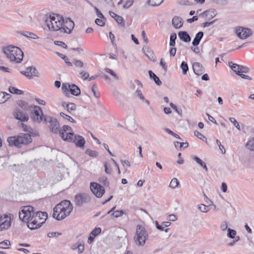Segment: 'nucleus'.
<instances>
[{"label":"nucleus","mask_w":254,"mask_h":254,"mask_svg":"<svg viewBox=\"0 0 254 254\" xmlns=\"http://www.w3.org/2000/svg\"><path fill=\"white\" fill-rule=\"evenodd\" d=\"M45 23L51 31H60L67 34L71 32L74 26V23L70 18L64 19L62 15L55 14L50 15Z\"/></svg>","instance_id":"nucleus-1"},{"label":"nucleus","mask_w":254,"mask_h":254,"mask_svg":"<svg viewBox=\"0 0 254 254\" xmlns=\"http://www.w3.org/2000/svg\"><path fill=\"white\" fill-rule=\"evenodd\" d=\"M72 209L73 206L69 200H63L54 207L53 216L61 220L69 215Z\"/></svg>","instance_id":"nucleus-2"},{"label":"nucleus","mask_w":254,"mask_h":254,"mask_svg":"<svg viewBox=\"0 0 254 254\" xmlns=\"http://www.w3.org/2000/svg\"><path fill=\"white\" fill-rule=\"evenodd\" d=\"M2 51L11 62L20 63L23 58V52L18 47L9 45L3 48Z\"/></svg>","instance_id":"nucleus-3"},{"label":"nucleus","mask_w":254,"mask_h":254,"mask_svg":"<svg viewBox=\"0 0 254 254\" xmlns=\"http://www.w3.org/2000/svg\"><path fill=\"white\" fill-rule=\"evenodd\" d=\"M32 141L31 136L28 133H21L18 135L9 137L7 139L9 146H14L18 148L28 144Z\"/></svg>","instance_id":"nucleus-4"},{"label":"nucleus","mask_w":254,"mask_h":254,"mask_svg":"<svg viewBox=\"0 0 254 254\" xmlns=\"http://www.w3.org/2000/svg\"><path fill=\"white\" fill-rule=\"evenodd\" d=\"M48 218L46 212L41 211L35 212L34 215L27 222V227L31 230L37 229L45 222Z\"/></svg>","instance_id":"nucleus-5"},{"label":"nucleus","mask_w":254,"mask_h":254,"mask_svg":"<svg viewBox=\"0 0 254 254\" xmlns=\"http://www.w3.org/2000/svg\"><path fill=\"white\" fill-rule=\"evenodd\" d=\"M148 236L145 228L140 225H137L136 228V234L134 237V242L137 246L144 245Z\"/></svg>","instance_id":"nucleus-6"},{"label":"nucleus","mask_w":254,"mask_h":254,"mask_svg":"<svg viewBox=\"0 0 254 254\" xmlns=\"http://www.w3.org/2000/svg\"><path fill=\"white\" fill-rule=\"evenodd\" d=\"M33 207L28 205L22 207L21 210L19 212V217L20 219L23 221L27 223L28 221L32 217L35 213Z\"/></svg>","instance_id":"nucleus-7"},{"label":"nucleus","mask_w":254,"mask_h":254,"mask_svg":"<svg viewBox=\"0 0 254 254\" xmlns=\"http://www.w3.org/2000/svg\"><path fill=\"white\" fill-rule=\"evenodd\" d=\"M29 111L31 119L37 123L44 121V118L47 117L44 116L41 108L38 106L33 105Z\"/></svg>","instance_id":"nucleus-8"},{"label":"nucleus","mask_w":254,"mask_h":254,"mask_svg":"<svg viewBox=\"0 0 254 254\" xmlns=\"http://www.w3.org/2000/svg\"><path fill=\"white\" fill-rule=\"evenodd\" d=\"M60 136L64 141L73 140V137L74 134L72 128L67 125H64L62 128L60 129Z\"/></svg>","instance_id":"nucleus-9"},{"label":"nucleus","mask_w":254,"mask_h":254,"mask_svg":"<svg viewBox=\"0 0 254 254\" xmlns=\"http://www.w3.org/2000/svg\"><path fill=\"white\" fill-rule=\"evenodd\" d=\"M44 122L50 124L49 128L50 131L55 134H60V124L58 121L56 119L50 116L46 117L44 118Z\"/></svg>","instance_id":"nucleus-10"},{"label":"nucleus","mask_w":254,"mask_h":254,"mask_svg":"<svg viewBox=\"0 0 254 254\" xmlns=\"http://www.w3.org/2000/svg\"><path fill=\"white\" fill-rule=\"evenodd\" d=\"M12 215L11 214H1L0 218V232L6 230L11 225Z\"/></svg>","instance_id":"nucleus-11"},{"label":"nucleus","mask_w":254,"mask_h":254,"mask_svg":"<svg viewBox=\"0 0 254 254\" xmlns=\"http://www.w3.org/2000/svg\"><path fill=\"white\" fill-rule=\"evenodd\" d=\"M90 201V196L86 193H79L75 195L74 202L77 206H81L83 204Z\"/></svg>","instance_id":"nucleus-12"},{"label":"nucleus","mask_w":254,"mask_h":254,"mask_svg":"<svg viewBox=\"0 0 254 254\" xmlns=\"http://www.w3.org/2000/svg\"><path fill=\"white\" fill-rule=\"evenodd\" d=\"M90 186L91 191L97 197H101L105 193V189L99 184L92 182L90 183Z\"/></svg>","instance_id":"nucleus-13"},{"label":"nucleus","mask_w":254,"mask_h":254,"mask_svg":"<svg viewBox=\"0 0 254 254\" xmlns=\"http://www.w3.org/2000/svg\"><path fill=\"white\" fill-rule=\"evenodd\" d=\"M236 33L237 36L241 39H245L252 35V32L250 29L244 27L236 28Z\"/></svg>","instance_id":"nucleus-14"},{"label":"nucleus","mask_w":254,"mask_h":254,"mask_svg":"<svg viewBox=\"0 0 254 254\" xmlns=\"http://www.w3.org/2000/svg\"><path fill=\"white\" fill-rule=\"evenodd\" d=\"M21 73L27 76L29 79H32L33 77H38L39 72L35 67L30 66L26 68L25 71H22Z\"/></svg>","instance_id":"nucleus-15"},{"label":"nucleus","mask_w":254,"mask_h":254,"mask_svg":"<svg viewBox=\"0 0 254 254\" xmlns=\"http://www.w3.org/2000/svg\"><path fill=\"white\" fill-rule=\"evenodd\" d=\"M14 118L21 122H26L29 120L28 116L20 111L19 109H16L13 113Z\"/></svg>","instance_id":"nucleus-16"},{"label":"nucleus","mask_w":254,"mask_h":254,"mask_svg":"<svg viewBox=\"0 0 254 254\" xmlns=\"http://www.w3.org/2000/svg\"><path fill=\"white\" fill-rule=\"evenodd\" d=\"M73 139V140L69 141V142L74 143L77 147L82 148L84 146L85 141L84 137L82 136L75 135Z\"/></svg>","instance_id":"nucleus-17"},{"label":"nucleus","mask_w":254,"mask_h":254,"mask_svg":"<svg viewBox=\"0 0 254 254\" xmlns=\"http://www.w3.org/2000/svg\"><path fill=\"white\" fill-rule=\"evenodd\" d=\"M192 68L194 73L197 75H202L204 72L203 67L199 63H194L192 65Z\"/></svg>","instance_id":"nucleus-18"},{"label":"nucleus","mask_w":254,"mask_h":254,"mask_svg":"<svg viewBox=\"0 0 254 254\" xmlns=\"http://www.w3.org/2000/svg\"><path fill=\"white\" fill-rule=\"evenodd\" d=\"M109 14L110 15L113 17L115 20L120 25H121L122 27H125V20L124 19V18L117 14L116 13H115V12H113V11H109Z\"/></svg>","instance_id":"nucleus-19"},{"label":"nucleus","mask_w":254,"mask_h":254,"mask_svg":"<svg viewBox=\"0 0 254 254\" xmlns=\"http://www.w3.org/2000/svg\"><path fill=\"white\" fill-rule=\"evenodd\" d=\"M216 15V11L214 9L207 10L200 14V16L206 19H211Z\"/></svg>","instance_id":"nucleus-20"},{"label":"nucleus","mask_w":254,"mask_h":254,"mask_svg":"<svg viewBox=\"0 0 254 254\" xmlns=\"http://www.w3.org/2000/svg\"><path fill=\"white\" fill-rule=\"evenodd\" d=\"M68 88L70 92L73 95L78 96L80 94V88L76 86L75 84H72L71 85L68 84Z\"/></svg>","instance_id":"nucleus-21"},{"label":"nucleus","mask_w":254,"mask_h":254,"mask_svg":"<svg viewBox=\"0 0 254 254\" xmlns=\"http://www.w3.org/2000/svg\"><path fill=\"white\" fill-rule=\"evenodd\" d=\"M62 106L66 108L67 111L70 114L71 113L72 111H75L76 108V105L72 103H66L65 102H64L62 103Z\"/></svg>","instance_id":"nucleus-22"},{"label":"nucleus","mask_w":254,"mask_h":254,"mask_svg":"<svg viewBox=\"0 0 254 254\" xmlns=\"http://www.w3.org/2000/svg\"><path fill=\"white\" fill-rule=\"evenodd\" d=\"M178 36L180 39L185 42H189L190 41V35L186 31H180L178 33Z\"/></svg>","instance_id":"nucleus-23"},{"label":"nucleus","mask_w":254,"mask_h":254,"mask_svg":"<svg viewBox=\"0 0 254 254\" xmlns=\"http://www.w3.org/2000/svg\"><path fill=\"white\" fill-rule=\"evenodd\" d=\"M172 24L176 28H180L183 26L182 19L178 16H175L172 19Z\"/></svg>","instance_id":"nucleus-24"},{"label":"nucleus","mask_w":254,"mask_h":254,"mask_svg":"<svg viewBox=\"0 0 254 254\" xmlns=\"http://www.w3.org/2000/svg\"><path fill=\"white\" fill-rule=\"evenodd\" d=\"M18 105L23 110L29 111L33 105H29L26 102L20 100L17 102Z\"/></svg>","instance_id":"nucleus-25"},{"label":"nucleus","mask_w":254,"mask_h":254,"mask_svg":"<svg viewBox=\"0 0 254 254\" xmlns=\"http://www.w3.org/2000/svg\"><path fill=\"white\" fill-rule=\"evenodd\" d=\"M203 36V32L200 31V32H198L196 34L195 37L192 42V45L194 46H197L199 44V42H200L201 39L202 38Z\"/></svg>","instance_id":"nucleus-26"},{"label":"nucleus","mask_w":254,"mask_h":254,"mask_svg":"<svg viewBox=\"0 0 254 254\" xmlns=\"http://www.w3.org/2000/svg\"><path fill=\"white\" fill-rule=\"evenodd\" d=\"M11 95L5 92H0V104L5 102Z\"/></svg>","instance_id":"nucleus-27"},{"label":"nucleus","mask_w":254,"mask_h":254,"mask_svg":"<svg viewBox=\"0 0 254 254\" xmlns=\"http://www.w3.org/2000/svg\"><path fill=\"white\" fill-rule=\"evenodd\" d=\"M229 65L231 68L238 75L240 74L241 71H240V65L233 63L232 62H229Z\"/></svg>","instance_id":"nucleus-28"},{"label":"nucleus","mask_w":254,"mask_h":254,"mask_svg":"<svg viewBox=\"0 0 254 254\" xmlns=\"http://www.w3.org/2000/svg\"><path fill=\"white\" fill-rule=\"evenodd\" d=\"M148 73L150 77L154 80V82L157 85L160 86L161 85L162 82L159 79V77L154 72H153L152 71L149 70Z\"/></svg>","instance_id":"nucleus-29"},{"label":"nucleus","mask_w":254,"mask_h":254,"mask_svg":"<svg viewBox=\"0 0 254 254\" xmlns=\"http://www.w3.org/2000/svg\"><path fill=\"white\" fill-rule=\"evenodd\" d=\"M22 35L28 37L30 38L33 39H38V37L33 33L30 32L28 31H21L19 32Z\"/></svg>","instance_id":"nucleus-30"},{"label":"nucleus","mask_w":254,"mask_h":254,"mask_svg":"<svg viewBox=\"0 0 254 254\" xmlns=\"http://www.w3.org/2000/svg\"><path fill=\"white\" fill-rule=\"evenodd\" d=\"M193 160L198 163L200 166L203 167L206 172L208 171V168L204 162H203L197 156L193 157Z\"/></svg>","instance_id":"nucleus-31"},{"label":"nucleus","mask_w":254,"mask_h":254,"mask_svg":"<svg viewBox=\"0 0 254 254\" xmlns=\"http://www.w3.org/2000/svg\"><path fill=\"white\" fill-rule=\"evenodd\" d=\"M98 181L103 184L105 187H109L110 185V183L108 181V179L106 176H102L99 178Z\"/></svg>","instance_id":"nucleus-32"},{"label":"nucleus","mask_w":254,"mask_h":254,"mask_svg":"<svg viewBox=\"0 0 254 254\" xmlns=\"http://www.w3.org/2000/svg\"><path fill=\"white\" fill-rule=\"evenodd\" d=\"M144 53H145V55H146V56L147 57H148L151 60H152L153 61H156V57H155L154 53L149 49L148 48L146 52L144 51Z\"/></svg>","instance_id":"nucleus-33"},{"label":"nucleus","mask_w":254,"mask_h":254,"mask_svg":"<svg viewBox=\"0 0 254 254\" xmlns=\"http://www.w3.org/2000/svg\"><path fill=\"white\" fill-rule=\"evenodd\" d=\"M8 90L11 93L15 94L17 95H20L23 93L22 91L12 86H10L8 88Z\"/></svg>","instance_id":"nucleus-34"},{"label":"nucleus","mask_w":254,"mask_h":254,"mask_svg":"<svg viewBox=\"0 0 254 254\" xmlns=\"http://www.w3.org/2000/svg\"><path fill=\"white\" fill-rule=\"evenodd\" d=\"M164 0H148L147 2L150 5L155 6L161 4Z\"/></svg>","instance_id":"nucleus-35"},{"label":"nucleus","mask_w":254,"mask_h":254,"mask_svg":"<svg viewBox=\"0 0 254 254\" xmlns=\"http://www.w3.org/2000/svg\"><path fill=\"white\" fill-rule=\"evenodd\" d=\"M72 64L77 68H82L84 65V64L81 61L77 59H74L72 61Z\"/></svg>","instance_id":"nucleus-36"},{"label":"nucleus","mask_w":254,"mask_h":254,"mask_svg":"<svg viewBox=\"0 0 254 254\" xmlns=\"http://www.w3.org/2000/svg\"><path fill=\"white\" fill-rule=\"evenodd\" d=\"M85 153L91 157H96L98 155V152L95 150H92L90 149H87Z\"/></svg>","instance_id":"nucleus-37"},{"label":"nucleus","mask_w":254,"mask_h":254,"mask_svg":"<svg viewBox=\"0 0 254 254\" xmlns=\"http://www.w3.org/2000/svg\"><path fill=\"white\" fill-rule=\"evenodd\" d=\"M181 68L182 69V72L183 74H186L187 71L189 70V67L187 63L186 62L183 61L181 64Z\"/></svg>","instance_id":"nucleus-38"},{"label":"nucleus","mask_w":254,"mask_h":254,"mask_svg":"<svg viewBox=\"0 0 254 254\" xmlns=\"http://www.w3.org/2000/svg\"><path fill=\"white\" fill-rule=\"evenodd\" d=\"M91 90L94 96L96 98H99L100 97V93L98 90L97 86L95 84L92 85Z\"/></svg>","instance_id":"nucleus-39"},{"label":"nucleus","mask_w":254,"mask_h":254,"mask_svg":"<svg viewBox=\"0 0 254 254\" xmlns=\"http://www.w3.org/2000/svg\"><path fill=\"white\" fill-rule=\"evenodd\" d=\"M194 134L195 136H196L197 138H199L203 141L207 142V139L205 136H204L200 132L195 130L194 132Z\"/></svg>","instance_id":"nucleus-40"},{"label":"nucleus","mask_w":254,"mask_h":254,"mask_svg":"<svg viewBox=\"0 0 254 254\" xmlns=\"http://www.w3.org/2000/svg\"><path fill=\"white\" fill-rule=\"evenodd\" d=\"M198 209L202 212L206 213L207 212L209 209L208 206L205 205L203 204H200L198 205Z\"/></svg>","instance_id":"nucleus-41"},{"label":"nucleus","mask_w":254,"mask_h":254,"mask_svg":"<svg viewBox=\"0 0 254 254\" xmlns=\"http://www.w3.org/2000/svg\"><path fill=\"white\" fill-rule=\"evenodd\" d=\"M134 83H136L140 87H142V84L141 82L138 79H135L133 81H130V87L132 89H134L135 88Z\"/></svg>","instance_id":"nucleus-42"},{"label":"nucleus","mask_w":254,"mask_h":254,"mask_svg":"<svg viewBox=\"0 0 254 254\" xmlns=\"http://www.w3.org/2000/svg\"><path fill=\"white\" fill-rule=\"evenodd\" d=\"M179 184V182L176 178H173L169 185V187L172 189L176 188Z\"/></svg>","instance_id":"nucleus-43"},{"label":"nucleus","mask_w":254,"mask_h":254,"mask_svg":"<svg viewBox=\"0 0 254 254\" xmlns=\"http://www.w3.org/2000/svg\"><path fill=\"white\" fill-rule=\"evenodd\" d=\"M57 54L60 58L64 60V62L67 64L68 66L72 65V63L69 62L68 61V59L65 55L59 52H57Z\"/></svg>","instance_id":"nucleus-44"},{"label":"nucleus","mask_w":254,"mask_h":254,"mask_svg":"<svg viewBox=\"0 0 254 254\" xmlns=\"http://www.w3.org/2000/svg\"><path fill=\"white\" fill-rule=\"evenodd\" d=\"M227 231V237L231 239L234 238L236 235V231L234 230L231 229V228H228Z\"/></svg>","instance_id":"nucleus-45"},{"label":"nucleus","mask_w":254,"mask_h":254,"mask_svg":"<svg viewBox=\"0 0 254 254\" xmlns=\"http://www.w3.org/2000/svg\"><path fill=\"white\" fill-rule=\"evenodd\" d=\"M177 38V35L176 33H173L171 34L170 36V46H174L175 45V40Z\"/></svg>","instance_id":"nucleus-46"},{"label":"nucleus","mask_w":254,"mask_h":254,"mask_svg":"<svg viewBox=\"0 0 254 254\" xmlns=\"http://www.w3.org/2000/svg\"><path fill=\"white\" fill-rule=\"evenodd\" d=\"M60 116L61 117H62L64 119L71 122V123H75V121L74 120H73L70 116L63 113V112H61L60 113Z\"/></svg>","instance_id":"nucleus-47"},{"label":"nucleus","mask_w":254,"mask_h":254,"mask_svg":"<svg viewBox=\"0 0 254 254\" xmlns=\"http://www.w3.org/2000/svg\"><path fill=\"white\" fill-rule=\"evenodd\" d=\"M229 120L239 130H241L239 124L234 118L230 117Z\"/></svg>","instance_id":"nucleus-48"},{"label":"nucleus","mask_w":254,"mask_h":254,"mask_svg":"<svg viewBox=\"0 0 254 254\" xmlns=\"http://www.w3.org/2000/svg\"><path fill=\"white\" fill-rule=\"evenodd\" d=\"M171 224V223L169 221L162 222V224H161V226L162 227V229H163V231L164 230L166 232H168L169 230V229H166L165 230H164V228L170 226Z\"/></svg>","instance_id":"nucleus-49"},{"label":"nucleus","mask_w":254,"mask_h":254,"mask_svg":"<svg viewBox=\"0 0 254 254\" xmlns=\"http://www.w3.org/2000/svg\"><path fill=\"white\" fill-rule=\"evenodd\" d=\"M104 70L106 72L110 73L111 75H112L115 78V79L117 80L119 79V77L117 75V74L113 70L109 68H105Z\"/></svg>","instance_id":"nucleus-50"},{"label":"nucleus","mask_w":254,"mask_h":254,"mask_svg":"<svg viewBox=\"0 0 254 254\" xmlns=\"http://www.w3.org/2000/svg\"><path fill=\"white\" fill-rule=\"evenodd\" d=\"M101 232V229L99 227L95 228L92 232L90 233L91 235L93 237H95L98 234H99Z\"/></svg>","instance_id":"nucleus-51"},{"label":"nucleus","mask_w":254,"mask_h":254,"mask_svg":"<svg viewBox=\"0 0 254 254\" xmlns=\"http://www.w3.org/2000/svg\"><path fill=\"white\" fill-rule=\"evenodd\" d=\"M10 245V242L8 240H4V241L0 243V249H7L6 247Z\"/></svg>","instance_id":"nucleus-52"},{"label":"nucleus","mask_w":254,"mask_h":254,"mask_svg":"<svg viewBox=\"0 0 254 254\" xmlns=\"http://www.w3.org/2000/svg\"><path fill=\"white\" fill-rule=\"evenodd\" d=\"M122 164L124 166L125 169V170L127 171L128 167L130 166V164L129 162L127 160H121Z\"/></svg>","instance_id":"nucleus-53"},{"label":"nucleus","mask_w":254,"mask_h":254,"mask_svg":"<svg viewBox=\"0 0 254 254\" xmlns=\"http://www.w3.org/2000/svg\"><path fill=\"white\" fill-rule=\"evenodd\" d=\"M246 146L250 150H254V141L252 140H250L246 144Z\"/></svg>","instance_id":"nucleus-54"},{"label":"nucleus","mask_w":254,"mask_h":254,"mask_svg":"<svg viewBox=\"0 0 254 254\" xmlns=\"http://www.w3.org/2000/svg\"><path fill=\"white\" fill-rule=\"evenodd\" d=\"M133 3V0H127L124 4L123 7L125 9L129 8Z\"/></svg>","instance_id":"nucleus-55"},{"label":"nucleus","mask_w":254,"mask_h":254,"mask_svg":"<svg viewBox=\"0 0 254 254\" xmlns=\"http://www.w3.org/2000/svg\"><path fill=\"white\" fill-rule=\"evenodd\" d=\"M80 76L83 80L87 79L89 77V74L88 72L82 71L80 72Z\"/></svg>","instance_id":"nucleus-56"},{"label":"nucleus","mask_w":254,"mask_h":254,"mask_svg":"<svg viewBox=\"0 0 254 254\" xmlns=\"http://www.w3.org/2000/svg\"><path fill=\"white\" fill-rule=\"evenodd\" d=\"M135 95L136 96L140 98V99L142 101L145 100V98L140 90H136V91L135 92Z\"/></svg>","instance_id":"nucleus-57"},{"label":"nucleus","mask_w":254,"mask_h":254,"mask_svg":"<svg viewBox=\"0 0 254 254\" xmlns=\"http://www.w3.org/2000/svg\"><path fill=\"white\" fill-rule=\"evenodd\" d=\"M54 44L56 45H58V46H61V47H63V48H64V49H66L67 47V45L64 42H63L62 41H55L54 42Z\"/></svg>","instance_id":"nucleus-58"},{"label":"nucleus","mask_w":254,"mask_h":254,"mask_svg":"<svg viewBox=\"0 0 254 254\" xmlns=\"http://www.w3.org/2000/svg\"><path fill=\"white\" fill-rule=\"evenodd\" d=\"M78 251L79 254H81L84 250V244L83 243H79L78 246Z\"/></svg>","instance_id":"nucleus-59"},{"label":"nucleus","mask_w":254,"mask_h":254,"mask_svg":"<svg viewBox=\"0 0 254 254\" xmlns=\"http://www.w3.org/2000/svg\"><path fill=\"white\" fill-rule=\"evenodd\" d=\"M62 234L60 233L59 232H49L48 233L47 236L49 238H53V237H57L59 236V235H61Z\"/></svg>","instance_id":"nucleus-60"},{"label":"nucleus","mask_w":254,"mask_h":254,"mask_svg":"<svg viewBox=\"0 0 254 254\" xmlns=\"http://www.w3.org/2000/svg\"><path fill=\"white\" fill-rule=\"evenodd\" d=\"M105 171L108 174H110L112 173V169L110 167H108L107 163H104Z\"/></svg>","instance_id":"nucleus-61"},{"label":"nucleus","mask_w":254,"mask_h":254,"mask_svg":"<svg viewBox=\"0 0 254 254\" xmlns=\"http://www.w3.org/2000/svg\"><path fill=\"white\" fill-rule=\"evenodd\" d=\"M216 2L220 6H224L227 4L228 1L227 0H217Z\"/></svg>","instance_id":"nucleus-62"},{"label":"nucleus","mask_w":254,"mask_h":254,"mask_svg":"<svg viewBox=\"0 0 254 254\" xmlns=\"http://www.w3.org/2000/svg\"><path fill=\"white\" fill-rule=\"evenodd\" d=\"M170 106L176 112H177L179 114H181V113H182V111L181 110H179L177 108V107L173 103H170Z\"/></svg>","instance_id":"nucleus-63"},{"label":"nucleus","mask_w":254,"mask_h":254,"mask_svg":"<svg viewBox=\"0 0 254 254\" xmlns=\"http://www.w3.org/2000/svg\"><path fill=\"white\" fill-rule=\"evenodd\" d=\"M177 219V217L175 214H170L167 217V220L169 221H174Z\"/></svg>","instance_id":"nucleus-64"}]
</instances>
